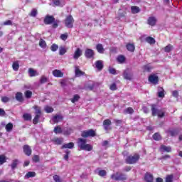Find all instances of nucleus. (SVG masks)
<instances>
[{
  "label": "nucleus",
  "mask_w": 182,
  "mask_h": 182,
  "mask_svg": "<svg viewBox=\"0 0 182 182\" xmlns=\"http://www.w3.org/2000/svg\"><path fill=\"white\" fill-rule=\"evenodd\" d=\"M87 141L83 138H78L77 141V146L80 150H85V151H92L93 150V146L87 144Z\"/></svg>",
  "instance_id": "nucleus-1"
},
{
  "label": "nucleus",
  "mask_w": 182,
  "mask_h": 182,
  "mask_svg": "<svg viewBox=\"0 0 182 182\" xmlns=\"http://www.w3.org/2000/svg\"><path fill=\"white\" fill-rule=\"evenodd\" d=\"M43 23L45 25H52V28L56 29L59 26V20L55 19L53 16L46 15L43 19Z\"/></svg>",
  "instance_id": "nucleus-2"
},
{
  "label": "nucleus",
  "mask_w": 182,
  "mask_h": 182,
  "mask_svg": "<svg viewBox=\"0 0 182 182\" xmlns=\"http://www.w3.org/2000/svg\"><path fill=\"white\" fill-rule=\"evenodd\" d=\"M139 160H140V155L139 154H134V155L127 156L125 163L127 164H136Z\"/></svg>",
  "instance_id": "nucleus-3"
},
{
  "label": "nucleus",
  "mask_w": 182,
  "mask_h": 182,
  "mask_svg": "<svg viewBox=\"0 0 182 182\" xmlns=\"http://www.w3.org/2000/svg\"><path fill=\"white\" fill-rule=\"evenodd\" d=\"M151 112H152V116H158L160 119L164 117V112L157 109V106L154 104L151 105Z\"/></svg>",
  "instance_id": "nucleus-4"
},
{
  "label": "nucleus",
  "mask_w": 182,
  "mask_h": 182,
  "mask_svg": "<svg viewBox=\"0 0 182 182\" xmlns=\"http://www.w3.org/2000/svg\"><path fill=\"white\" fill-rule=\"evenodd\" d=\"M111 178L115 181H124V180H127V176H126V174L117 172L111 175Z\"/></svg>",
  "instance_id": "nucleus-5"
},
{
  "label": "nucleus",
  "mask_w": 182,
  "mask_h": 182,
  "mask_svg": "<svg viewBox=\"0 0 182 182\" xmlns=\"http://www.w3.org/2000/svg\"><path fill=\"white\" fill-rule=\"evenodd\" d=\"M64 23L66 28H73V23H75V18H73V16H72V15L67 16L64 21Z\"/></svg>",
  "instance_id": "nucleus-6"
},
{
  "label": "nucleus",
  "mask_w": 182,
  "mask_h": 182,
  "mask_svg": "<svg viewBox=\"0 0 182 182\" xmlns=\"http://www.w3.org/2000/svg\"><path fill=\"white\" fill-rule=\"evenodd\" d=\"M95 136H96V132H95L93 129L85 130L81 133V136L84 139L87 137H95Z\"/></svg>",
  "instance_id": "nucleus-7"
},
{
  "label": "nucleus",
  "mask_w": 182,
  "mask_h": 182,
  "mask_svg": "<svg viewBox=\"0 0 182 182\" xmlns=\"http://www.w3.org/2000/svg\"><path fill=\"white\" fill-rule=\"evenodd\" d=\"M84 55L87 59H95V51L90 48H87Z\"/></svg>",
  "instance_id": "nucleus-8"
},
{
  "label": "nucleus",
  "mask_w": 182,
  "mask_h": 182,
  "mask_svg": "<svg viewBox=\"0 0 182 182\" xmlns=\"http://www.w3.org/2000/svg\"><path fill=\"white\" fill-rule=\"evenodd\" d=\"M123 76L126 80H132L133 79V73L130 71V69L127 68L124 71Z\"/></svg>",
  "instance_id": "nucleus-9"
},
{
  "label": "nucleus",
  "mask_w": 182,
  "mask_h": 182,
  "mask_svg": "<svg viewBox=\"0 0 182 182\" xmlns=\"http://www.w3.org/2000/svg\"><path fill=\"white\" fill-rule=\"evenodd\" d=\"M148 80L150 82V83H152V85H158L159 76L156 74H151L149 76Z\"/></svg>",
  "instance_id": "nucleus-10"
},
{
  "label": "nucleus",
  "mask_w": 182,
  "mask_h": 182,
  "mask_svg": "<svg viewBox=\"0 0 182 182\" xmlns=\"http://www.w3.org/2000/svg\"><path fill=\"white\" fill-rule=\"evenodd\" d=\"M23 151L26 156L32 155V148H31V146L28 144L23 146Z\"/></svg>",
  "instance_id": "nucleus-11"
},
{
  "label": "nucleus",
  "mask_w": 182,
  "mask_h": 182,
  "mask_svg": "<svg viewBox=\"0 0 182 182\" xmlns=\"http://www.w3.org/2000/svg\"><path fill=\"white\" fill-rule=\"evenodd\" d=\"M144 180L146 182H153V181L154 180V177L151 173L146 172L144 176Z\"/></svg>",
  "instance_id": "nucleus-12"
},
{
  "label": "nucleus",
  "mask_w": 182,
  "mask_h": 182,
  "mask_svg": "<svg viewBox=\"0 0 182 182\" xmlns=\"http://www.w3.org/2000/svg\"><path fill=\"white\" fill-rule=\"evenodd\" d=\"M82 49H80V48H76L75 51L74 52L73 59L77 60V59H79L80 57L82 56Z\"/></svg>",
  "instance_id": "nucleus-13"
},
{
  "label": "nucleus",
  "mask_w": 182,
  "mask_h": 182,
  "mask_svg": "<svg viewBox=\"0 0 182 182\" xmlns=\"http://www.w3.org/2000/svg\"><path fill=\"white\" fill-rule=\"evenodd\" d=\"M147 23L151 26H156V23H157V18L154 16L149 17L148 18Z\"/></svg>",
  "instance_id": "nucleus-14"
},
{
  "label": "nucleus",
  "mask_w": 182,
  "mask_h": 182,
  "mask_svg": "<svg viewBox=\"0 0 182 182\" xmlns=\"http://www.w3.org/2000/svg\"><path fill=\"white\" fill-rule=\"evenodd\" d=\"M102 124L104 126L105 130H109V129H112V128H109V126H112V121L109 119H105L103 121Z\"/></svg>",
  "instance_id": "nucleus-15"
},
{
  "label": "nucleus",
  "mask_w": 182,
  "mask_h": 182,
  "mask_svg": "<svg viewBox=\"0 0 182 182\" xmlns=\"http://www.w3.org/2000/svg\"><path fill=\"white\" fill-rule=\"evenodd\" d=\"M53 75L55 77H63V73L60 70H53Z\"/></svg>",
  "instance_id": "nucleus-16"
},
{
  "label": "nucleus",
  "mask_w": 182,
  "mask_h": 182,
  "mask_svg": "<svg viewBox=\"0 0 182 182\" xmlns=\"http://www.w3.org/2000/svg\"><path fill=\"white\" fill-rule=\"evenodd\" d=\"M52 120L53 123H59V122H62V120H63V116L56 114L53 117Z\"/></svg>",
  "instance_id": "nucleus-17"
},
{
  "label": "nucleus",
  "mask_w": 182,
  "mask_h": 182,
  "mask_svg": "<svg viewBox=\"0 0 182 182\" xmlns=\"http://www.w3.org/2000/svg\"><path fill=\"white\" fill-rule=\"evenodd\" d=\"M15 98H16V100H17V102H20V103H22V102H23L24 100L23 95L21 92H18L16 93Z\"/></svg>",
  "instance_id": "nucleus-18"
},
{
  "label": "nucleus",
  "mask_w": 182,
  "mask_h": 182,
  "mask_svg": "<svg viewBox=\"0 0 182 182\" xmlns=\"http://www.w3.org/2000/svg\"><path fill=\"white\" fill-rule=\"evenodd\" d=\"M126 48L129 52H134L136 50V46H134V43H127Z\"/></svg>",
  "instance_id": "nucleus-19"
},
{
  "label": "nucleus",
  "mask_w": 182,
  "mask_h": 182,
  "mask_svg": "<svg viewBox=\"0 0 182 182\" xmlns=\"http://www.w3.org/2000/svg\"><path fill=\"white\" fill-rule=\"evenodd\" d=\"M95 68L97 69V70H103V68H104V65H103V61L102 60H97L95 62Z\"/></svg>",
  "instance_id": "nucleus-20"
},
{
  "label": "nucleus",
  "mask_w": 182,
  "mask_h": 182,
  "mask_svg": "<svg viewBox=\"0 0 182 182\" xmlns=\"http://www.w3.org/2000/svg\"><path fill=\"white\" fill-rule=\"evenodd\" d=\"M73 133V129L70 127L64 128L63 130V134L64 136H70Z\"/></svg>",
  "instance_id": "nucleus-21"
},
{
  "label": "nucleus",
  "mask_w": 182,
  "mask_h": 182,
  "mask_svg": "<svg viewBox=\"0 0 182 182\" xmlns=\"http://www.w3.org/2000/svg\"><path fill=\"white\" fill-rule=\"evenodd\" d=\"M96 49H97V51L98 52V53H101V54L105 53V50L102 43L97 44Z\"/></svg>",
  "instance_id": "nucleus-22"
},
{
  "label": "nucleus",
  "mask_w": 182,
  "mask_h": 182,
  "mask_svg": "<svg viewBox=\"0 0 182 182\" xmlns=\"http://www.w3.org/2000/svg\"><path fill=\"white\" fill-rule=\"evenodd\" d=\"M158 97H164V89L163 87H158V92H157Z\"/></svg>",
  "instance_id": "nucleus-23"
},
{
  "label": "nucleus",
  "mask_w": 182,
  "mask_h": 182,
  "mask_svg": "<svg viewBox=\"0 0 182 182\" xmlns=\"http://www.w3.org/2000/svg\"><path fill=\"white\" fill-rule=\"evenodd\" d=\"M52 141H53L54 144H57L58 146H60L63 143V138H54Z\"/></svg>",
  "instance_id": "nucleus-24"
},
{
  "label": "nucleus",
  "mask_w": 182,
  "mask_h": 182,
  "mask_svg": "<svg viewBox=\"0 0 182 182\" xmlns=\"http://www.w3.org/2000/svg\"><path fill=\"white\" fill-rule=\"evenodd\" d=\"M28 73H29L30 77H33L38 76L39 75V73H38V72L36 70H33V68H29Z\"/></svg>",
  "instance_id": "nucleus-25"
},
{
  "label": "nucleus",
  "mask_w": 182,
  "mask_h": 182,
  "mask_svg": "<svg viewBox=\"0 0 182 182\" xmlns=\"http://www.w3.org/2000/svg\"><path fill=\"white\" fill-rule=\"evenodd\" d=\"M18 164H19V160L18 159H14L12 161V163L11 164V170H15L18 167Z\"/></svg>",
  "instance_id": "nucleus-26"
},
{
  "label": "nucleus",
  "mask_w": 182,
  "mask_h": 182,
  "mask_svg": "<svg viewBox=\"0 0 182 182\" xmlns=\"http://www.w3.org/2000/svg\"><path fill=\"white\" fill-rule=\"evenodd\" d=\"M75 147V144L73 142H69L68 144H65L61 146V149H73Z\"/></svg>",
  "instance_id": "nucleus-27"
},
{
  "label": "nucleus",
  "mask_w": 182,
  "mask_h": 182,
  "mask_svg": "<svg viewBox=\"0 0 182 182\" xmlns=\"http://www.w3.org/2000/svg\"><path fill=\"white\" fill-rule=\"evenodd\" d=\"M161 151H166V153H171V147L166 145H161L160 147Z\"/></svg>",
  "instance_id": "nucleus-28"
},
{
  "label": "nucleus",
  "mask_w": 182,
  "mask_h": 182,
  "mask_svg": "<svg viewBox=\"0 0 182 182\" xmlns=\"http://www.w3.org/2000/svg\"><path fill=\"white\" fill-rule=\"evenodd\" d=\"M33 109H34V110H35V114L42 116V109H41V107H39L38 105H34L33 107Z\"/></svg>",
  "instance_id": "nucleus-29"
},
{
  "label": "nucleus",
  "mask_w": 182,
  "mask_h": 182,
  "mask_svg": "<svg viewBox=\"0 0 182 182\" xmlns=\"http://www.w3.org/2000/svg\"><path fill=\"white\" fill-rule=\"evenodd\" d=\"M23 119L26 121V122H30L31 120H32V114H29V113H24L23 114Z\"/></svg>",
  "instance_id": "nucleus-30"
},
{
  "label": "nucleus",
  "mask_w": 182,
  "mask_h": 182,
  "mask_svg": "<svg viewBox=\"0 0 182 182\" xmlns=\"http://www.w3.org/2000/svg\"><path fill=\"white\" fill-rule=\"evenodd\" d=\"M53 132L54 133H55V134H60L63 133V130L62 129V127H60V126L59 125H58L57 127H55Z\"/></svg>",
  "instance_id": "nucleus-31"
},
{
  "label": "nucleus",
  "mask_w": 182,
  "mask_h": 182,
  "mask_svg": "<svg viewBox=\"0 0 182 182\" xmlns=\"http://www.w3.org/2000/svg\"><path fill=\"white\" fill-rule=\"evenodd\" d=\"M131 12L134 14H139V12H140V8L139 6H132L131 7Z\"/></svg>",
  "instance_id": "nucleus-32"
},
{
  "label": "nucleus",
  "mask_w": 182,
  "mask_h": 182,
  "mask_svg": "<svg viewBox=\"0 0 182 182\" xmlns=\"http://www.w3.org/2000/svg\"><path fill=\"white\" fill-rule=\"evenodd\" d=\"M49 82V78L45 75H42L40 78V83L41 85H43L45 83H48Z\"/></svg>",
  "instance_id": "nucleus-33"
},
{
  "label": "nucleus",
  "mask_w": 182,
  "mask_h": 182,
  "mask_svg": "<svg viewBox=\"0 0 182 182\" xmlns=\"http://www.w3.org/2000/svg\"><path fill=\"white\" fill-rule=\"evenodd\" d=\"M117 60L119 63H124L126 62V57L123 55H118Z\"/></svg>",
  "instance_id": "nucleus-34"
},
{
  "label": "nucleus",
  "mask_w": 182,
  "mask_h": 182,
  "mask_svg": "<svg viewBox=\"0 0 182 182\" xmlns=\"http://www.w3.org/2000/svg\"><path fill=\"white\" fill-rule=\"evenodd\" d=\"M146 42L150 43V45H154L156 40L153 37L149 36L146 38Z\"/></svg>",
  "instance_id": "nucleus-35"
},
{
  "label": "nucleus",
  "mask_w": 182,
  "mask_h": 182,
  "mask_svg": "<svg viewBox=\"0 0 182 182\" xmlns=\"http://www.w3.org/2000/svg\"><path fill=\"white\" fill-rule=\"evenodd\" d=\"M75 75L77 76H83L85 75V72L80 70V69H79V67H75Z\"/></svg>",
  "instance_id": "nucleus-36"
},
{
  "label": "nucleus",
  "mask_w": 182,
  "mask_h": 182,
  "mask_svg": "<svg viewBox=\"0 0 182 182\" xmlns=\"http://www.w3.org/2000/svg\"><path fill=\"white\" fill-rule=\"evenodd\" d=\"M12 68L13 70H15V72H18V70H19V63L18 61L14 62Z\"/></svg>",
  "instance_id": "nucleus-37"
},
{
  "label": "nucleus",
  "mask_w": 182,
  "mask_h": 182,
  "mask_svg": "<svg viewBox=\"0 0 182 182\" xmlns=\"http://www.w3.org/2000/svg\"><path fill=\"white\" fill-rule=\"evenodd\" d=\"M154 140H156V141H159V140H161V135L159 134V132H156L152 136Z\"/></svg>",
  "instance_id": "nucleus-38"
},
{
  "label": "nucleus",
  "mask_w": 182,
  "mask_h": 182,
  "mask_svg": "<svg viewBox=\"0 0 182 182\" xmlns=\"http://www.w3.org/2000/svg\"><path fill=\"white\" fill-rule=\"evenodd\" d=\"M164 52H166V53H170V52L173 50V46L171 44H168L164 48Z\"/></svg>",
  "instance_id": "nucleus-39"
},
{
  "label": "nucleus",
  "mask_w": 182,
  "mask_h": 182,
  "mask_svg": "<svg viewBox=\"0 0 182 182\" xmlns=\"http://www.w3.org/2000/svg\"><path fill=\"white\" fill-rule=\"evenodd\" d=\"M124 113L125 114H133V113H134V109L129 107L124 111Z\"/></svg>",
  "instance_id": "nucleus-40"
},
{
  "label": "nucleus",
  "mask_w": 182,
  "mask_h": 182,
  "mask_svg": "<svg viewBox=\"0 0 182 182\" xmlns=\"http://www.w3.org/2000/svg\"><path fill=\"white\" fill-rule=\"evenodd\" d=\"M12 129H14V124L12 123L9 122L6 125V132H12Z\"/></svg>",
  "instance_id": "nucleus-41"
},
{
  "label": "nucleus",
  "mask_w": 182,
  "mask_h": 182,
  "mask_svg": "<svg viewBox=\"0 0 182 182\" xmlns=\"http://www.w3.org/2000/svg\"><path fill=\"white\" fill-rule=\"evenodd\" d=\"M168 133L173 137L174 136H177L178 134V132L176 129L169 130L168 131Z\"/></svg>",
  "instance_id": "nucleus-42"
},
{
  "label": "nucleus",
  "mask_w": 182,
  "mask_h": 182,
  "mask_svg": "<svg viewBox=\"0 0 182 182\" xmlns=\"http://www.w3.org/2000/svg\"><path fill=\"white\" fill-rule=\"evenodd\" d=\"M41 115H38V114L35 115V117L33 119V124H38V123H39V119H41Z\"/></svg>",
  "instance_id": "nucleus-43"
},
{
  "label": "nucleus",
  "mask_w": 182,
  "mask_h": 182,
  "mask_svg": "<svg viewBox=\"0 0 182 182\" xmlns=\"http://www.w3.org/2000/svg\"><path fill=\"white\" fill-rule=\"evenodd\" d=\"M24 95H25V97L26 99H31V97H32V91L31 90H26L25 92H24Z\"/></svg>",
  "instance_id": "nucleus-44"
},
{
  "label": "nucleus",
  "mask_w": 182,
  "mask_h": 182,
  "mask_svg": "<svg viewBox=\"0 0 182 182\" xmlns=\"http://www.w3.org/2000/svg\"><path fill=\"white\" fill-rule=\"evenodd\" d=\"M38 15V10L36 9H33L29 14V16H32L33 18H35Z\"/></svg>",
  "instance_id": "nucleus-45"
},
{
  "label": "nucleus",
  "mask_w": 182,
  "mask_h": 182,
  "mask_svg": "<svg viewBox=\"0 0 182 182\" xmlns=\"http://www.w3.org/2000/svg\"><path fill=\"white\" fill-rule=\"evenodd\" d=\"M173 178H174V176L173 174L167 175L165 182H173Z\"/></svg>",
  "instance_id": "nucleus-46"
},
{
  "label": "nucleus",
  "mask_w": 182,
  "mask_h": 182,
  "mask_svg": "<svg viewBox=\"0 0 182 182\" xmlns=\"http://www.w3.org/2000/svg\"><path fill=\"white\" fill-rule=\"evenodd\" d=\"M79 99H80V96L79 95H75L71 99L72 103H75V102H78Z\"/></svg>",
  "instance_id": "nucleus-47"
},
{
  "label": "nucleus",
  "mask_w": 182,
  "mask_h": 182,
  "mask_svg": "<svg viewBox=\"0 0 182 182\" xmlns=\"http://www.w3.org/2000/svg\"><path fill=\"white\" fill-rule=\"evenodd\" d=\"M36 176V173L33 171H29L26 173V178H31V177H35Z\"/></svg>",
  "instance_id": "nucleus-48"
},
{
  "label": "nucleus",
  "mask_w": 182,
  "mask_h": 182,
  "mask_svg": "<svg viewBox=\"0 0 182 182\" xmlns=\"http://www.w3.org/2000/svg\"><path fill=\"white\" fill-rule=\"evenodd\" d=\"M4 163H6V156L5 155H0V164L2 165Z\"/></svg>",
  "instance_id": "nucleus-49"
},
{
  "label": "nucleus",
  "mask_w": 182,
  "mask_h": 182,
  "mask_svg": "<svg viewBox=\"0 0 182 182\" xmlns=\"http://www.w3.org/2000/svg\"><path fill=\"white\" fill-rule=\"evenodd\" d=\"M106 174H107V172H106V170H100L98 171V176H100V177H105L106 176Z\"/></svg>",
  "instance_id": "nucleus-50"
},
{
  "label": "nucleus",
  "mask_w": 182,
  "mask_h": 182,
  "mask_svg": "<svg viewBox=\"0 0 182 182\" xmlns=\"http://www.w3.org/2000/svg\"><path fill=\"white\" fill-rule=\"evenodd\" d=\"M66 52H67V50L65 47L60 48L59 55H60V56H63V55H65V53H66Z\"/></svg>",
  "instance_id": "nucleus-51"
},
{
  "label": "nucleus",
  "mask_w": 182,
  "mask_h": 182,
  "mask_svg": "<svg viewBox=\"0 0 182 182\" xmlns=\"http://www.w3.org/2000/svg\"><path fill=\"white\" fill-rule=\"evenodd\" d=\"M58 49H59V46H58V44L54 43L50 46V50H52V52H56Z\"/></svg>",
  "instance_id": "nucleus-52"
},
{
  "label": "nucleus",
  "mask_w": 182,
  "mask_h": 182,
  "mask_svg": "<svg viewBox=\"0 0 182 182\" xmlns=\"http://www.w3.org/2000/svg\"><path fill=\"white\" fill-rule=\"evenodd\" d=\"M39 46L41 48H46V42L43 39H41L39 41Z\"/></svg>",
  "instance_id": "nucleus-53"
},
{
  "label": "nucleus",
  "mask_w": 182,
  "mask_h": 182,
  "mask_svg": "<svg viewBox=\"0 0 182 182\" xmlns=\"http://www.w3.org/2000/svg\"><path fill=\"white\" fill-rule=\"evenodd\" d=\"M32 161L34 163H39V161H40L39 155H34L32 158Z\"/></svg>",
  "instance_id": "nucleus-54"
},
{
  "label": "nucleus",
  "mask_w": 182,
  "mask_h": 182,
  "mask_svg": "<svg viewBox=\"0 0 182 182\" xmlns=\"http://www.w3.org/2000/svg\"><path fill=\"white\" fill-rule=\"evenodd\" d=\"M69 154H70V151L66 150L65 155L64 156V160H66V161H69Z\"/></svg>",
  "instance_id": "nucleus-55"
},
{
  "label": "nucleus",
  "mask_w": 182,
  "mask_h": 182,
  "mask_svg": "<svg viewBox=\"0 0 182 182\" xmlns=\"http://www.w3.org/2000/svg\"><path fill=\"white\" fill-rule=\"evenodd\" d=\"M45 110L46 113H52L53 112V108L52 107L46 106Z\"/></svg>",
  "instance_id": "nucleus-56"
},
{
  "label": "nucleus",
  "mask_w": 182,
  "mask_h": 182,
  "mask_svg": "<svg viewBox=\"0 0 182 182\" xmlns=\"http://www.w3.org/2000/svg\"><path fill=\"white\" fill-rule=\"evenodd\" d=\"M110 90H112L113 92L117 89V85L116 83H112L109 85Z\"/></svg>",
  "instance_id": "nucleus-57"
},
{
  "label": "nucleus",
  "mask_w": 182,
  "mask_h": 182,
  "mask_svg": "<svg viewBox=\"0 0 182 182\" xmlns=\"http://www.w3.org/2000/svg\"><path fill=\"white\" fill-rule=\"evenodd\" d=\"M127 13H126V11H123V12H119L118 14V18H126V15Z\"/></svg>",
  "instance_id": "nucleus-58"
},
{
  "label": "nucleus",
  "mask_w": 182,
  "mask_h": 182,
  "mask_svg": "<svg viewBox=\"0 0 182 182\" xmlns=\"http://www.w3.org/2000/svg\"><path fill=\"white\" fill-rule=\"evenodd\" d=\"M144 72H150L151 70V67L149 65H144L143 66Z\"/></svg>",
  "instance_id": "nucleus-59"
},
{
  "label": "nucleus",
  "mask_w": 182,
  "mask_h": 182,
  "mask_svg": "<svg viewBox=\"0 0 182 182\" xmlns=\"http://www.w3.org/2000/svg\"><path fill=\"white\" fill-rule=\"evenodd\" d=\"M9 100H10L9 97H8L6 96H4V97H1V102L3 103H8V102H9Z\"/></svg>",
  "instance_id": "nucleus-60"
},
{
  "label": "nucleus",
  "mask_w": 182,
  "mask_h": 182,
  "mask_svg": "<svg viewBox=\"0 0 182 182\" xmlns=\"http://www.w3.org/2000/svg\"><path fill=\"white\" fill-rule=\"evenodd\" d=\"M53 180L55 182H61L62 181L60 180V176H59L58 175H54L53 176Z\"/></svg>",
  "instance_id": "nucleus-61"
},
{
  "label": "nucleus",
  "mask_w": 182,
  "mask_h": 182,
  "mask_svg": "<svg viewBox=\"0 0 182 182\" xmlns=\"http://www.w3.org/2000/svg\"><path fill=\"white\" fill-rule=\"evenodd\" d=\"M68 33H65L64 34H61L60 38L62 39V41H66L68 39Z\"/></svg>",
  "instance_id": "nucleus-62"
},
{
  "label": "nucleus",
  "mask_w": 182,
  "mask_h": 182,
  "mask_svg": "<svg viewBox=\"0 0 182 182\" xmlns=\"http://www.w3.org/2000/svg\"><path fill=\"white\" fill-rule=\"evenodd\" d=\"M53 3L55 6H60V0H53Z\"/></svg>",
  "instance_id": "nucleus-63"
},
{
  "label": "nucleus",
  "mask_w": 182,
  "mask_h": 182,
  "mask_svg": "<svg viewBox=\"0 0 182 182\" xmlns=\"http://www.w3.org/2000/svg\"><path fill=\"white\" fill-rule=\"evenodd\" d=\"M3 25H4L5 26H11V25H12V21H11V20H7V21H4V22L3 23Z\"/></svg>",
  "instance_id": "nucleus-64"
}]
</instances>
